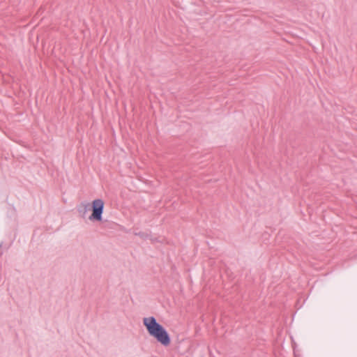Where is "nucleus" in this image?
<instances>
[{"label": "nucleus", "instance_id": "nucleus-1", "mask_svg": "<svg viewBox=\"0 0 357 357\" xmlns=\"http://www.w3.org/2000/svg\"><path fill=\"white\" fill-rule=\"evenodd\" d=\"M143 324L151 336L165 347L169 345L171 340L168 333L153 317L144 318Z\"/></svg>", "mask_w": 357, "mask_h": 357}, {"label": "nucleus", "instance_id": "nucleus-2", "mask_svg": "<svg viewBox=\"0 0 357 357\" xmlns=\"http://www.w3.org/2000/svg\"><path fill=\"white\" fill-rule=\"evenodd\" d=\"M91 208L92 209V213L89 219L91 221H100L103 213L104 202L100 199L93 200Z\"/></svg>", "mask_w": 357, "mask_h": 357}, {"label": "nucleus", "instance_id": "nucleus-3", "mask_svg": "<svg viewBox=\"0 0 357 357\" xmlns=\"http://www.w3.org/2000/svg\"><path fill=\"white\" fill-rule=\"evenodd\" d=\"M91 210V205L88 202H82L78 206H77V211L79 212V215L84 218L86 214L89 211Z\"/></svg>", "mask_w": 357, "mask_h": 357}]
</instances>
